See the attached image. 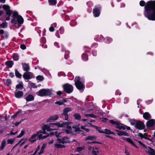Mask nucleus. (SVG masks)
I'll return each instance as SVG.
<instances>
[{
    "mask_svg": "<svg viewBox=\"0 0 155 155\" xmlns=\"http://www.w3.org/2000/svg\"><path fill=\"white\" fill-rule=\"evenodd\" d=\"M144 14L149 20H155V1L147 2L144 7Z\"/></svg>",
    "mask_w": 155,
    "mask_h": 155,
    "instance_id": "f257e3e1",
    "label": "nucleus"
},
{
    "mask_svg": "<svg viewBox=\"0 0 155 155\" xmlns=\"http://www.w3.org/2000/svg\"><path fill=\"white\" fill-rule=\"evenodd\" d=\"M72 124L71 122L67 123H61V122L58 123H50L48 125H44L43 126V129H45L47 131H50L51 130H56L59 127L65 126L66 125H68Z\"/></svg>",
    "mask_w": 155,
    "mask_h": 155,
    "instance_id": "f03ea898",
    "label": "nucleus"
},
{
    "mask_svg": "<svg viewBox=\"0 0 155 155\" xmlns=\"http://www.w3.org/2000/svg\"><path fill=\"white\" fill-rule=\"evenodd\" d=\"M12 16L13 18L12 19L11 22L12 23H15V20L16 18H17V21L18 23L19 24H22L23 23L24 20L21 16L20 15H18V14L17 12L15 11L13 12L12 15Z\"/></svg>",
    "mask_w": 155,
    "mask_h": 155,
    "instance_id": "7ed1b4c3",
    "label": "nucleus"
},
{
    "mask_svg": "<svg viewBox=\"0 0 155 155\" xmlns=\"http://www.w3.org/2000/svg\"><path fill=\"white\" fill-rule=\"evenodd\" d=\"M52 94L51 89H42L36 93V94L41 97L49 95Z\"/></svg>",
    "mask_w": 155,
    "mask_h": 155,
    "instance_id": "20e7f679",
    "label": "nucleus"
},
{
    "mask_svg": "<svg viewBox=\"0 0 155 155\" xmlns=\"http://www.w3.org/2000/svg\"><path fill=\"white\" fill-rule=\"evenodd\" d=\"M81 78L80 77L77 76L75 79V84L77 88L79 90L83 89L85 87L84 84L80 81Z\"/></svg>",
    "mask_w": 155,
    "mask_h": 155,
    "instance_id": "39448f33",
    "label": "nucleus"
},
{
    "mask_svg": "<svg viewBox=\"0 0 155 155\" xmlns=\"http://www.w3.org/2000/svg\"><path fill=\"white\" fill-rule=\"evenodd\" d=\"M43 128V126L41 127L42 130H39L37 131L36 133L38 139L39 140L44 139L48 137V136H43V134H45L46 133V130H44Z\"/></svg>",
    "mask_w": 155,
    "mask_h": 155,
    "instance_id": "423d86ee",
    "label": "nucleus"
},
{
    "mask_svg": "<svg viewBox=\"0 0 155 155\" xmlns=\"http://www.w3.org/2000/svg\"><path fill=\"white\" fill-rule=\"evenodd\" d=\"M3 8L6 11V14L8 16H6V20H9L10 19V16L12 14V11L11 10L10 7L9 6L5 5H4L3 6Z\"/></svg>",
    "mask_w": 155,
    "mask_h": 155,
    "instance_id": "0eeeda50",
    "label": "nucleus"
},
{
    "mask_svg": "<svg viewBox=\"0 0 155 155\" xmlns=\"http://www.w3.org/2000/svg\"><path fill=\"white\" fill-rule=\"evenodd\" d=\"M147 127L152 130L155 129V120L151 119L148 120L146 124Z\"/></svg>",
    "mask_w": 155,
    "mask_h": 155,
    "instance_id": "6e6552de",
    "label": "nucleus"
},
{
    "mask_svg": "<svg viewBox=\"0 0 155 155\" xmlns=\"http://www.w3.org/2000/svg\"><path fill=\"white\" fill-rule=\"evenodd\" d=\"M64 91L68 93H70L72 92L73 88L72 86L69 84H67L63 86Z\"/></svg>",
    "mask_w": 155,
    "mask_h": 155,
    "instance_id": "1a4fd4ad",
    "label": "nucleus"
},
{
    "mask_svg": "<svg viewBox=\"0 0 155 155\" xmlns=\"http://www.w3.org/2000/svg\"><path fill=\"white\" fill-rule=\"evenodd\" d=\"M144 150L148 154L150 155H155V151L154 149L149 147H146Z\"/></svg>",
    "mask_w": 155,
    "mask_h": 155,
    "instance_id": "9d476101",
    "label": "nucleus"
},
{
    "mask_svg": "<svg viewBox=\"0 0 155 155\" xmlns=\"http://www.w3.org/2000/svg\"><path fill=\"white\" fill-rule=\"evenodd\" d=\"M135 127L136 128L139 130H142L145 128V125L143 122L137 121L136 125Z\"/></svg>",
    "mask_w": 155,
    "mask_h": 155,
    "instance_id": "9b49d317",
    "label": "nucleus"
},
{
    "mask_svg": "<svg viewBox=\"0 0 155 155\" xmlns=\"http://www.w3.org/2000/svg\"><path fill=\"white\" fill-rule=\"evenodd\" d=\"M23 76L24 78L27 80L31 79L34 77L32 73L30 72L24 73Z\"/></svg>",
    "mask_w": 155,
    "mask_h": 155,
    "instance_id": "f8f14e48",
    "label": "nucleus"
},
{
    "mask_svg": "<svg viewBox=\"0 0 155 155\" xmlns=\"http://www.w3.org/2000/svg\"><path fill=\"white\" fill-rule=\"evenodd\" d=\"M58 140L59 143H68L70 142L69 138L67 137H64L62 138L61 139L58 138Z\"/></svg>",
    "mask_w": 155,
    "mask_h": 155,
    "instance_id": "ddd939ff",
    "label": "nucleus"
},
{
    "mask_svg": "<svg viewBox=\"0 0 155 155\" xmlns=\"http://www.w3.org/2000/svg\"><path fill=\"white\" fill-rule=\"evenodd\" d=\"M38 139L36 134L35 133L31 135L28 140L31 143H33L36 141Z\"/></svg>",
    "mask_w": 155,
    "mask_h": 155,
    "instance_id": "4468645a",
    "label": "nucleus"
},
{
    "mask_svg": "<svg viewBox=\"0 0 155 155\" xmlns=\"http://www.w3.org/2000/svg\"><path fill=\"white\" fill-rule=\"evenodd\" d=\"M58 116L57 115H55L50 116L49 118L47 120V122H52L54 120H58Z\"/></svg>",
    "mask_w": 155,
    "mask_h": 155,
    "instance_id": "2eb2a0df",
    "label": "nucleus"
},
{
    "mask_svg": "<svg viewBox=\"0 0 155 155\" xmlns=\"http://www.w3.org/2000/svg\"><path fill=\"white\" fill-rule=\"evenodd\" d=\"M100 8L98 7V8H95L93 9V13L94 17H98L99 16L100 14Z\"/></svg>",
    "mask_w": 155,
    "mask_h": 155,
    "instance_id": "dca6fc26",
    "label": "nucleus"
},
{
    "mask_svg": "<svg viewBox=\"0 0 155 155\" xmlns=\"http://www.w3.org/2000/svg\"><path fill=\"white\" fill-rule=\"evenodd\" d=\"M22 65L24 71H28L30 70V67L28 64L22 63Z\"/></svg>",
    "mask_w": 155,
    "mask_h": 155,
    "instance_id": "f3484780",
    "label": "nucleus"
},
{
    "mask_svg": "<svg viewBox=\"0 0 155 155\" xmlns=\"http://www.w3.org/2000/svg\"><path fill=\"white\" fill-rule=\"evenodd\" d=\"M23 94V93L22 91H18L15 93V97L17 98H21Z\"/></svg>",
    "mask_w": 155,
    "mask_h": 155,
    "instance_id": "a211bd4d",
    "label": "nucleus"
},
{
    "mask_svg": "<svg viewBox=\"0 0 155 155\" xmlns=\"http://www.w3.org/2000/svg\"><path fill=\"white\" fill-rule=\"evenodd\" d=\"M116 131L117 132V134L119 136H128V134L126 132L120 131L119 130H116Z\"/></svg>",
    "mask_w": 155,
    "mask_h": 155,
    "instance_id": "6ab92c4d",
    "label": "nucleus"
},
{
    "mask_svg": "<svg viewBox=\"0 0 155 155\" xmlns=\"http://www.w3.org/2000/svg\"><path fill=\"white\" fill-rule=\"evenodd\" d=\"M72 110V108L71 107H66L64 108L63 110V112L62 114V115L68 114V112L71 111Z\"/></svg>",
    "mask_w": 155,
    "mask_h": 155,
    "instance_id": "aec40b11",
    "label": "nucleus"
},
{
    "mask_svg": "<svg viewBox=\"0 0 155 155\" xmlns=\"http://www.w3.org/2000/svg\"><path fill=\"white\" fill-rule=\"evenodd\" d=\"M72 110V108L71 107H66L64 108L63 110V112L62 114V115L68 114V112L71 111Z\"/></svg>",
    "mask_w": 155,
    "mask_h": 155,
    "instance_id": "412c9836",
    "label": "nucleus"
},
{
    "mask_svg": "<svg viewBox=\"0 0 155 155\" xmlns=\"http://www.w3.org/2000/svg\"><path fill=\"white\" fill-rule=\"evenodd\" d=\"M72 110V108L71 107H66L64 108L63 110V112L62 114V115L68 114V112L71 111Z\"/></svg>",
    "mask_w": 155,
    "mask_h": 155,
    "instance_id": "4be33fe9",
    "label": "nucleus"
},
{
    "mask_svg": "<svg viewBox=\"0 0 155 155\" xmlns=\"http://www.w3.org/2000/svg\"><path fill=\"white\" fill-rule=\"evenodd\" d=\"M143 118L146 120H148L151 117L150 114L148 112L144 113L143 114Z\"/></svg>",
    "mask_w": 155,
    "mask_h": 155,
    "instance_id": "5701e85b",
    "label": "nucleus"
},
{
    "mask_svg": "<svg viewBox=\"0 0 155 155\" xmlns=\"http://www.w3.org/2000/svg\"><path fill=\"white\" fill-rule=\"evenodd\" d=\"M67 102V100L63 99L60 100L59 101L55 102V104L61 105L63 104L64 103H66Z\"/></svg>",
    "mask_w": 155,
    "mask_h": 155,
    "instance_id": "b1692460",
    "label": "nucleus"
},
{
    "mask_svg": "<svg viewBox=\"0 0 155 155\" xmlns=\"http://www.w3.org/2000/svg\"><path fill=\"white\" fill-rule=\"evenodd\" d=\"M115 126L117 128H118L120 129L124 130L125 129V128L124 127L123 125L122 124L119 123H117Z\"/></svg>",
    "mask_w": 155,
    "mask_h": 155,
    "instance_id": "393cba45",
    "label": "nucleus"
},
{
    "mask_svg": "<svg viewBox=\"0 0 155 155\" xmlns=\"http://www.w3.org/2000/svg\"><path fill=\"white\" fill-rule=\"evenodd\" d=\"M25 99L27 101H33L34 100V97L32 95H29L26 96Z\"/></svg>",
    "mask_w": 155,
    "mask_h": 155,
    "instance_id": "a878e982",
    "label": "nucleus"
},
{
    "mask_svg": "<svg viewBox=\"0 0 155 155\" xmlns=\"http://www.w3.org/2000/svg\"><path fill=\"white\" fill-rule=\"evenodd\" d=\"M6 65L8 68H11L13 65V62L12 61H8L5 62Z\"/></svg>",
    "mask_w": 155,
    "mask_h": 155,
    "instance_id": "bb28decb",
    "label": "nucleus"
},
{
    "mask_svg": "<svg viewBox=\"0 0 155 155\" xmlns=\"http://www.w3.org/2000/svg\"><path fill=\"white\" fill-rule=\"evenodd\" d=\"M6 143V140L5 139H3L1 145L0 147V150H2L4 148Z\"/></svg>",
    "mask_w": 155,
    "mask_h": 155,
    "instance_id": "cd10ccee",
    "label": "nucleus"
},
{
    "mask_svg": "<svg viewBox=\"0 0 155 155\" xmlns=\"http://www.w3.org/2000/svg\"><path fill=\"white\" fill-rule=\"evenodd\" d=\"M85 148L84 146H83L81 147H78L75 150L76 152H80L84 150Z\"/></svg>",
    "mask_w": 155,
    "mask_h": 155,
    "instance_id": "c85d7f7f",
    "label": "nucleus"
},
{
    "mask_svg": "<svg viewBox=\"0 0 155 155\" xmlns=\"http://www.w3.org/2000/svg\"><path fill=\"white\" fill-rule=\"evenodd\" d=\"M127 142L130 143L133 146H134L137 149L138 148V147L134 143V142L130 138H129Z\"/></svg>",
    "mask_w": 155,
    "mask_h": 155,
    "instance_id": "c756f323",
    "label": "nucleus"
},
{
    "mask_svg": "<svg viewBox=\"0 0 155 155\" xmlns=\"http://www.w3.org/2000/svg\"><path fill=\"white\" fill-rule=\"evenodd\" d=\"M23 87V83L22 82H19L18 84L16 86V88L21 90Z\"/></svg>",
    "mask_w": 155,
    "mask_h": 155,
    "instance_id": "7c9ffc66",
    "label": "nucleus"
},
{
    "mask_svg": "<svg viewBox=\"0 0 155 155\" xmlns=\"http://www.w3.org/2000/svg\"><path fill=\"white\" fill-rule=\"evenodd\" d=\"M73 116L75 119L79 120L81 119V116L78 114H74Z\"/></svg>",
    "mask_w": 155,
    "mask_h": 155,
    "instance_id": "2f4dec72",
    "label": "nucleus"
},
{
    "mask_svg": "<svg viewBox=\"0 0 155 155\" xmlns=\"http://www.w3.org/2000/svg\"><path fill=\"white\" fill-rule=\"evenodd\" d=\"M104 131H104V133L106 134H114V133L113 132L110 131V130L106 129L104 130Z\"/></svg>",
    "mask_w": 155,
    "mask_h": 155,
    "instance_id": "473e14b6",
    "label": "nucleus"
},
{
    "mask_svg": "<svg viewBox=\"0 0 155 155\" xmlns=\"http://www.w3.org/2000/svg\"><path fill=\"white\" fill-rule=\"evenodd\" d=\"M97 148L96 147L93 148V150H92V155H98L97 153H99V151L98 150L95 151V150H97Z\"/></svg>",
    "mask_w": 155,
    "mask_h": 155,
    "instance_id": "72a5a7b5",
    "label": "nucleus"
},
{
    "mask_svg": "<svg viewBox=\"0 0 155 155\" xmlns=\"http://www.w3.org/2000/svg\"><path fill=\"white\" fill-rule=\"evenodd\" d=\"M25 133V130L24 129H22L21 130V132L20 133V134L17 137L18 138H20L21 137H22L23 136Z\"/></svg>",
    "mask_w": 155,
    "mask_h": 155,
    "instance_id": "f704fd0d",
    "label": "nucleus"
},
{
    "mask_svg": "<svg viewBox=\"0 0 155 155\" xmlns=\"http://www.w3.org/2000/svg\"><path fill=\"white\" fill-rule=\"evenodd\" d=\"M96 138V137L94 136H89L86 138V140H95Z\"/></svg>",
    "mask_w": 155,
    "mask_h": 155,
    "instance_id": "c9c22d12",
    "label": "nucleus"
},
{
    "mask_svg": "<svg viewBox=\"0 0 155 155\" xmlns=\"http://www.w3.org/2000/svg\"><path fill=\"white\" fill-rule=\"evenodd\" d=\"M130 122L132 125H134L135 126L136 125L137 120H130Z\"/></svg>",
    "mask_w": 155,
    "mask_h": 155,
    "instance_id": "e433bc0d",
    "label": "nucleus"
},
{
    "mask_svg": "<svg viewBox=\"0 0 155 155\" xmlns=\"http://www.w3.org/2000/svg\"><path fill=\"white\" fill-rule=\"evenodd\" d=\"M15 75L16 77L19 78H21V75L17 70H15Z\"/></svg>",
    "mask_w": 155,
    "mask_h": 155,
    "instance_id": "4c0bfd02",
    "label": "nucleus"
},
{
    "mask_svg": "<svg viewBox=\"0 0 155 155\" xmlns=\"http://www.w3.org/2000/svg\"><path fill=\"white\" fill-rule=\"evenodd\" d=\"M49 3L51 5H55L57 3L56 0H49Z\"/></svg>",
    "mask_w": 155,
    "mask_h": 155,
    "instance_id": "58836bf2",
    "label": "nucleus"
},
{
    "mask_svg": "<svg viewBox=\"0 0 155 155\" xmlns=\"http://www.w3.org/2000/svg\"><path fill=\"white\" fill-rule=\"evenodd\" d=\"M65 131L66 133L67 134H69L71 133V127L70 126H68Z\"/></svg>",
    "mask_w": 155,
    "mask_h": 155,
    "instance_id": "ea45409f",
    "label": "nucleus"
},
{
    "mask_svg": "<svg viewBox=\"0 0 155 155\" xmlns=\"http://www.w3.org/2000/svg\"><path fill=\"white\" fill-rule=\"evenodd\" d=\"M13 58L15 61H18L19 59L18 54H14L13 55Z\"/></svg>",
    "mask_w": 155,
    "mask_h": 155,
    "instance_id": "a19ab883",
    "label": "nucleus"
},
{
    "mask_svg": "<svg viewBox=\"0 0 155 155\" xmlns=\"http://www.w3.org/2000/svg\"><path fill=\"white\" fill-rule=\"evenodd\" d=\"M135 140L140 144L141 146V147L143 149V150L144 149V148L146 147V146L144 144H143L141 141H138L137 140Z\"/></svg>",
    "mask_w": 155,
    "mask_h": 155,
    "instance_id": "79ce46f5",
    "label": "nucleus"
},
{
    "mask_svg": "<svg viewBox=\"0 0 155 155\" xmlns=\"http://www.w3.org/2000/svg\"><path fill=\"white\" fill-rule=\"evenodd\" d=\"M82 58L84 61H87L88 59V57L87 55L85 54H83L82 56Z\"/></svg>",
    "mask_w": 155,
    "mask_h": 155,
    "instance_id": "37998d69",
    "label": "nucleus"
},
{
    "mask_svg": "<svg viewBox=\"0 0 155 155\" xmlns=\"http://www.w3.org/2000/svg\"><path fill=\"white\" fill-rule=\"evenodd\" d=\"M79 126L78 125L77 126H74L73 128L75 129V131L78 132L81 131L80 128L79 127Z\"/></svg>",
    "mask_w": 155,
    "mask_h": 155,
    "instance_id": "c03bdc74",
    "label": "nucleus"
},
{
    "mask_svg": "<svg viewBox=\"0 0 155 155\" xmlns=\"http://www.w3.org/2000/svg\"><path fill=\"white\" fill-rule=\"evenodd\" d=\"M12 84L11 80L10 79H7L5 82V84L6 85L8 86Z\"/></svg>",
    "mask_w": 155,
    "mask_h": 155,
    "instance_id": "a18cd8bd",
    "label": "nucleus"
},
{
    "mask_svg": "<svg viewBox=\"0 0 155 155\" xmlns=\"http://www.w3.org/2000/svg\"><path fill=\"white\" fill-rule=\"evenodd\" d=\"M55 146L58 148H63L64 147V146L63 145L60 144V143H56L55 145Z\"/></svg>",
    "mask_w": 155,
    "mask_h": 155,
    "instance_id": "49530a36",
    "label": "nucleus"
},
{
    "mask_svg": "<svg viewBox=\"0 0 155 155\" xmlns=\"http://www.w3.org/2000/svg\"><path fill=\"white\" fill-rule=\"evenodd\" d=\"M36 79L39 81H42L44 79V77L41 75H38L36 77Z\"/></svg>",
    "mask_w": 155,
    "mask_h": 155,
    "instance_id": "de8ad7c7",
    "label": "nucleus"
},
{
    "mask_svg": "<svg viewBox=\"0 0 155 155\" xmlns=\"http://www.w3.org/2000/svg\"><path fill=\"white\" fill-rule=\"evenodd\" d=\"M85 117H90L92 118H95L96 117L94 115L92 114H85L84 115Z\"/></svg>",
    "mask_w": 155,
    "mask_h": 155,
    "instance_id": "09e8293b",
    "label": "nucleus"
},
{
    "mask_svg": "<svg viewBox=\"0 0 155 155\" xmlns=\"http://www.w3.org/2000/svg\"><path fill=\"white\" fill-rule=\"evenodd\" d=\"M69 54V52L67 51H65V53L64 55V58L65 59H67L68 58V55Z\"/></svg>",
    "mask_w": 155,
    "mask_h": 155,
    "instance_id": "8fccbe9b",
    "label": "nucleus"
},
{
    "mask_svg": "<svg viewBox=\"0 0 155 155\" xmlns=\"http://www.w3.org/2000/svg\"><path fill=\"white\" fill-rule=\"evenodd\" d=\"M21 111H18L16 112L15 114H14V115H12L11 117V118L12 119H14L20 113H21Z\"/></svg>",
    "mask_w": 155,
    "mask_h": 155,
    "instance_id": "3c124183",
    "label": "nucleus"
},
{
    "mask_svg": "<svg viewBox=\"0 0 155 155\" xmlns=\"http://www.w3.org/2000/svg\"><path fill=\"white\" fill-rule=\"evenodd\" d=\"M59 31L60 32V33L61 34H62L64 33V29L63 27H61L60 28Z\"/></svg>",
    "mask_w": 155,
    "mask_h": 155,
    "instance_id": "603ef678",
    "label": "nucleus"
},
{
    "mask_svg": "<svg viewBox=\"0 0 155 155\" xmlns=\"http://www.w3.org/2000/svg\"><path fill=\"white\" fill-rule=\"evenodd\" d=\"M101 133H104V132L101 130L100 128L96 126H94Z\"/></svg>",
    "mask_w": 155,
    "mask_h": 155,
    "instance_id": "864d4df0",
    "label": "nucleus"
},
{
    "mask_svg": "<svg viewBox=\"0 0 155 155\" xmlns=\"http://www.w3.org/2000/svg\"><path fill=\"white\" fill-rule=\"evenodd\" d=\"M1 27L3 28H6L7 26V23H3L0 25Z\"/></svg>",
    "mask_w": 155,
    "mask_h": 155,
    "instance_id": "5fc2aeb1",
    "label": "nucleus"
},
{
    "mask_svg": "<svg viewBox=\"0 0 155 155\" xmlns=\"http://www.w3.org/2000/svg\"><path fill=\"white\" fill-rule=\"evenodd\" d=\"M138 136L140 137L141 138H144L147 139V137H145L144 135L141 133H139L138 134Z\"/></svg>",
    "mask_w": 155,
    "mask_h": 155,
    "instance_id": "6e6d98bb",
    "label": "nucleus"
},
{
    "mask_svg": "<svg viewBox=\"0 0 155 155\" xmlns=\"http://www.w3.org/2000/svg\"><path fill=\"white\" fill-rule=\"evenodd\" d=\"M146 139L148 140L149 141H151L152 142H155V138H154V137H152V138H151V139L148 138H147Z\"/></svg>",
    "mask_w": 155,
    "mask_h": 155,
    "instance_id": "4d7b16f0",
    "label": "nucleus"
},
{
    "mask_svg": "<svg viewBox=\"0 0 155 155\" xmlns=\"http://www.w3.org/2000/svg\"><path fill=\"white\" fill-rule=\"evenodd\" d=\"M14 139H9L8 140V144H12L14 141Z\"/></svg>",
    "mask_w": 155,
    "mask_h": 155,
    "instance_id": "13d9d810",
    "label": "nucleus"
},
{
    "mask_svg": "<svg viewBox=\"0 0 155 155\" xmlns=\"http://www.w3.org/2000/svg\"><path fill=\"white\" fill-rule=\"evenodd\" d=\"M140 5L141 6H143L145 5V2L143 1H141L140 2Z\"/></svg>",
    "mask_w": 155,
    "mask_h": 155,
    "instance_id": "bf43d9fd",
    "label": "nucleus"
},
{
    "mask_svg": "<svg viewBox=\"0 0 155 155\" xmlns=\"http://www.w3.org/2000/svg\"><path fill=\"white\" fill-rule=\"evenodd\" d=\"M20 48L22 50H25L26 49V47L24 45H21L20 46Z\"/></svg>",
    "mask_w": 155,
    "mask_h": 155,
    "instance_id": "052dcab7",
    "label": "nucleus"
},
{
    "mask_svg": "<svg viewBox=\"0 0 155 155\" xmlns=\"http://www.w3.org/2000/svg\"><path fill=\"white\" fill-rule=\"evenodd\" d=\"M49 31L51 32L53 31H54V28L53 26H51L49 28Z\"/></svg>",
    "mask_w": 155,
    "mask_h": 155,
    "instance_id": "680f3d73",
    "label": "nucleus"
},
{
    "mask_svg": "<svg viewBox=\"0 0 155 155\" xmlns=\"http://www.w3.org/2000/svg\"><path fill=\"white\" fill-rule=\"evenodd\" d=\"M27 141V139H25V140L23 141L20 144V146H22L23 145H24L25 143V142L26 141Z\"/></svg>",
    "mask_w": 155,
    "mask_h": 155,
    "instance_id": "e2e57ef3",
    "label": "nucleus"
},
{
    "mask_svg": "<svg viewBox=\"0 0 155 155\" xmlns=\"http://www.w3.org/2000/svg\"><path fill=\"white\" fill-rule=\"evenodd\" d=\"M44 151V149L41 148V149L40 150V151L39 152H38L39 154V155H40L41 153H43Z\"/></svg>",
    "mask_w": 155,
    "mask_h": 155,
    "instance_id": "0e129e2a",
    "label": "nucleus"
},
{
    "mask_svg": "<svg viewBox=\"0 0 155 155\" xmlns=\"http://www.w3.org/2000/svg\"><path fill=\"white\" fill-rule=\"evenodd\" d=\"M56 35L58 38H60V35L59 34V31H57L56 33Z\"/></svg>",
    "mask_w": 155,
    "mask_h": 155,
    "instance_id": "69168bd1",
    "label": "nucleus"
},
{
    "mask_svg": "<svg viewBox=\"0 0 155 155\" xmlns=\"http://www.w3.org/2000/svg\"><path fill=\"white\" fill-rule=\"evenodd\" d=\"M62 115L65 116V120H67L68 119V114H65V115Z\"/></svg>",
    "mask_w": 155,
    "mask_h": 155,
    "instance_id": "338daca9",
    "label": "nucleus"
},
{
    "mask_svg": "<svg viewBox=\"0 0 155 155\" xmlns=\"http://www.w3.org/2000/svg\"><path fill=\"white\" fill-rule=\"evenodd\" d=\"M129 138H126L124 137H123L122 138V139L124 140H126L127 142Z\"/></svg>",
    "mask_w": 155,
    "mask_h": 155,
    "instance_id": "774afa93",
    "label": "nucleus"
}]
</instances>
